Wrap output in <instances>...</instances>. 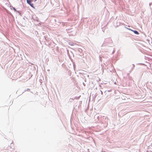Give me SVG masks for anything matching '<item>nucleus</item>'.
Here are the masks:
<instances>
[{"label":"nucleus","instance_id":"nucleus-12","mask_svg":"<svg viewBox=\"0 0 152 152\" xmlns=\"http://www.w3.org/2000/svg\"><path fill=\"white\" fill-rule=\"evenodd\" d=\"M13 9L15 11H17L15 7H13Z\"/></svg>","mask_w":152,"mask_h":152},{"label":"nucleus","instance_id":"nucleus-21","mask_svg":"<svg viewBox=\"0 0 152 152\" xmlns=\"http://www.w3.org/2000/svg\"><path fill=\"white\" fill-rule=\"evenodd\" d=\"M12 142H13V141L12 142V143H11V145L12 144Z\"/></svg>","mask_w":152,"mask_h":152},{"label":"nucleus","instance_id":"nucleus-18","mask_svg":"<svg viewBox=\"0 0 152 152\" xmlns=\"http://www.w3.org/2000/svg\"><path fill=\"white\" fill-rule=\"evenodd\" d=\"M18 13H19V15H21V14H20V12L18 11Z\"/></svg>","mask_w":152,"mask_h":152},{"label":"nucleus","instance_id":"nucleus-15","mask_svg":"<svg viewBox=\"0 0 152 152\" xmlns=\"http://www.w3.org/2000/svg\"><path fill=\"white\" fill-rule=\"evenodd\" d=\"M95 117H96L97 118H98V119H99V117L98 116H97V115H96L95 116Z\"/></svg>","mask_w":152,"mask_h":152},{"label":"nucleus","instance_id":"nucleus-5","mask_svg":"<svg viewBox=\"0 0 152 152\" xmlns=\"http://www.w3.org/2000/svg\"><path fill=\"white\" fill-rule=\"evenodd\" d=\"M97 96V94L96 93L95 94H93L92 95V97H93V100H94V101H95V98Z\"/></svg>","mask_w":152,"mask_h":152},{"label":"nucleus","instance_id":"nucleus-11","mask_svg":"<svg viewBox=\"0 0 152 152\" xmlns=\"http://www.w3.org/2000/svg\"><path fill=\"white\" fill-rule=\"evenodd\" d=\"M111 91V90H107V91H105L104 92V93H105L107 91V92H110V91Z\"/></svg>","mask_w":152,"mask_h":152},{"label":"nucleus","instance_id":"nucleus-14","mask_svg":"<svg viewBox=\"0 0 152 152\" xmlns=\"http://www.w3.org/2000/svg\"><path fill=\"white\" fill-rule=\"evenodd\" d=\"M115 50H114L113 51L112 54H113L115 53Z\"/></svg>","mask_w":152,"mask_h":152},{"label":"nucleus","instance_id":"nucleus-6","mask_svg":"<svg viewBox=\"0 0 152 152\" xmlns=\"http://www.w3.org/2000/svg\"><path fill=\"white\" fill-rule=\"evenodd\" d=\"M132 31H133L134 33L138 35L139 34V32L137 30H132Z\"/></svg>","mask_w":152,"mask_h":152},{"label":"nucleus","instance_id":"nucleus-17","mask_svg":"<svg viewBox=\"0 0 152 152\" xmlns=\"http://www.w3.org/2000/svg\"><path fill=\"white\" fill-rule=\"evenodd\" d=\"M83 85L84 86H86V84H85L84 82H83Z\"/></svg>","mask_w":152,"mask_h":152},{"label":"nucleus","instance_id":"nucleus-4","mask_svg":"<svg viewBox=\"0 0 152 152\" xmlns=\"http://www.w3.org/2000/svg\"><path fill=\"white\" fill-rule=\"evenodd\" d=\"M77 52H78L80 53L79 54V55L80 56H82L83 55V51L81 49L79 48L77 50Z\"/></svg>","mask_w":152,"mask_h":152},{"label":"nucleus","instance_id":"nucleus-8","mask_svg":"<svg viewBox=\"0 0 152 152\" xmlns=\"http://www.w3.org/2000/svg\"><path fill=\"white\" fill-rule=\"evenodd\" d=\"M73 66L74 69V70L75 71L76 66H75V63H73Z\"/></svg>","mask_w":152,"mask_h":152},{"label":"nucleus","instance_id":"nucleus-7","mask_svg":"<svg viewBox=\"0 0 152 152\" xmlns=\"http://www.w3.org/2000/svg\"><path fill=\"white\" fill-rule=\"evenodd\" d=\"M132 67L131 69V70L129 71V73H130L134 69L135 67V66L134 64H132Z\"/></svg>","mask_w":152,"mask_h":152},{"label":"nucleus","instance_id":"nucleus-1","mask_svg":"<svg viewBox=\"0 0 152 152\" xmlns=\"http://www.w3.org/2000/svg\"><path fill=\"white\" fill-rule=\"evenodd\" d=\"M112 43V41L111 39L110 38H107L105 39L102 46L107 45V44L109 43Z\"/></svg>","mask_w":152,"mask_h":152},{"label":"nucleus","instance_id":"nucleus-13","mask_svg":"<svg viewBox=\"0 0 152 152\" xmlns=\"http://www.w3.org/2000/svg\"><path fill=\"white\" fill-rule=\"evenodd\" d=\"M152 4V3L151 2H150L149 3V5L150 6Z\"/></svg>","mask_w":152,"mask_h":152},{"label":"nucleus","instance_id":"nucleus-2","mask_svg":"<svg viewBox=\"0 0 152 152\" xmlns=\"http://www.w3.org/2000/svg\"><path fill=\"white\" fill-rule=\"evenodd\" d=\"M109 120L107 118L103 117V121H102V123L104 124V126H107L108 125Z\"/></svg>","mask_w":152,"mask_h":152},{"label":"nucleus","instance_id":"nucleus-3","mask_svg":"<svg viewBox=\"0 0 152 152\" xmlns=\"http://www.w3.org/2000/svg\"><path fill=\"white\" fill-rule=\"evenodd\" d=\"M27 3L31 7L34 8V5L31 2V0H26Z\"/></svg>","mask_w":152,"mask_h":152},{"label":"nucleus","instance_id":"nucleus-10","mask_svg":"<svg viewBox=\"0 0 152 152\" xmlns=\"http://www.w3.org/2000/svg\"><path fill=\"white\" fill-rule=\"evenodd\" d=\"M99 93H101V94L102 95H103V92L101 91V90H100L99 91Z\"/></svg>","mask_w":152,"mask_h":152},{"label":"nucleus","instance_id":"nucleus-19","mask_svg":"<svg viewBox=\"0 0 152 152\" xmlns=\"http://www.w3.org/2000/svg\"><path fill=\"white\" fill-rule=\"evenodd\" d=\"M84 80H85V82H86V78H85V79H84Z\"/></svg>","mask_w":152,"mask_h":152},{"label":"nucleus","instance_id":"nucleus-20","mask_svg":"<svg viewBox=\"0 0 152 152\" xmlns=\"http://www.w3.org/2000/svg\"><path fill=\"white\" fill-rule=\"evenodd\" d=\"M27 89V90H26V91H28V90H30V89Z\"/></svg>","mask_w":152,"mask_h":152},{"label":"nucleus","instance_id":"nucleus-9","mask_svg":"<svg viewBox=\"0 0 152 152\" xmlns=\"http://www.w3.org/2000/svg\"><path fill=\"white\" fill-rule=\"evenodd\" d=\"M68 44L69 45H71V46L73 45V44L72 43H71V42H69Z\"/></svg>","mask_w":152,"mask_h":152},{"label":"nucleus","instance_id":"nucleus-16","mask_svg":"<svg viewBox=\"0 0 152 152\" xmlns=\"http://www.w3.org/2000/svg\"><path fill=\"white\" fill-rule=\"evenodd\" d=\"M126 28L127 29H128V30H130L131 31H132V29H131L129 28Z\"/></svg>","mask_w":152,"mask_h":152}]
</instances>
